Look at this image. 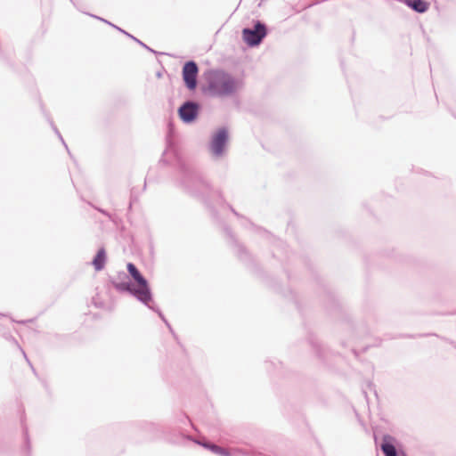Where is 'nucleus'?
Here are the masks:
<instances>
[{
  "mask_svg": "<svg viewBox=\"0 0 456 456\" xmlns=\"http://www.w3.org/2000/svg\"><path fill=\"white\" fill-rule=\"evenodd\" d=\"M239 82L224 71L213 73L208 84V91L215 96H226L236 92Z\"/></svg>",
  "mask_w": 456,
  "mask_h": 456,
  "instance_id": "f257e3e1",
  "label": "nucleus"
},
{
  "mask_svg": "<svg viewBox=\"0 0 456 456\" xmlns=\"http://www.w3.org/2000/svg\"><path fill=\"white\" fill-rule=\"evenodd\" d=\"M127 270L136 282V286H128L127 289L139 300L148 303L151 300V292L147 281L132 263L127 264Z\"/></svg>",
  "mask_w": 456,
  "mask_h": 456,
  "instance_id": "f03ea898",
  "label": "nucleus"
},
{
  "mask_svg": "<svg viewBox=\"0 0 456 456\" xmlns=\"http://www.w3.org/2000/svg\"><path fill=\"white\" fill-rule=\"evenodd\" d=\"M265 36L266 28L260 22H257L253 29L244 28L242 30L243 40L250 46L258 45Z\"/></svg>",
  "mask_w": 456,
  "mask_h": 456,
  "instance_id": "7ed1b4c3",
  "label": "nucleus"
},
{
  "mask_svg": "<svg viewBox=\"0 0 456 456\" xmlns=\"http://www.w3.org/2000/svg\"><path fill=\"white\" fill-rule=\"evenodd\" d=\"M198 67L194 61H188L183 68V78L190 90L195 89L197 86Z\"/></svg>",
  "mask_w": 456,
  "mask_h": 456,
  "instance_id": "20e7f679",
  "label": "nucleus"
},
{
  "mask_svg": "<svg viewBox=\"0 0 456 456\" xmlns=\"http://www.w3.org/2000/svg\"><path fill=\"white\" fill-rule=\"evenodd\" d=\"M227 139L228 134L224 128L219 129L214 134L211 142V151L215 155L219 156L223 153Z\"/></svg>",
  "mask_w": 456,
  "mask_h": 456,
  "instance_id": "39448f33",
  "label": "nucleus"
},
{
  "mask_svg": "<svg viewBox=\"0 0 456 456\" xmlns=\"http://www.w3.org/2000/svg\"><path fill=\"white\" fill-rule=\"evenodd\" d=\"M198 112V105L193 102H186L179 109V115L185 122L195 119Z\"/></svg>",
  "mask_w": 456,
  "mask_h": 456,
  "instance_id": "423d86ee",
  "label": "nucleus"
},
{
  "mask_svg": "<svg viewBox=\"0 0 456 456\" xmlns=\"http://www.w3.org/2000/svg\"><path fill=\"white\" fill-rule=\"evenodd\" d=\"M107 256L104 248H100L93 260V265L96 271L103 269L106 263Z\"/></svg>",
  "mask_w": 456,
  "mask_h": 456,
  "instance_id": "0eeeda50",
  "label": "nucleus"
},
{
  "mask_svg": "<svg viewBox=\"0 0 456 456\" xmlns=\"http://www.w3.org/2000/svg\"><path fill=\"white\" fill-rule=\"evenodd\" d=\"M406 4L418 12H425L428 9V3L424 0H406Z\"/></svg>",
  "mask_w": 456,
  "mask_h": 456,
  "instance_id": "6e6552de",
  "label": "nucleus"
},
{
  "mask_svg": "<svg viewBox=\"0 0 456 456\" xmlns=\"http://www.w3.org/2000/svg\"><path fill=\"white\" fill-rule=\"evenodd\" d=\"M391 437L389 436H384V442L381 444V450L386 456H396L395 447L389 443Z\"/></svg>",
  "mask_w": 456,
  "mask_h": 456,
  "instance_id": "1a4fd4ad",
  "label": "nucleus"
},
{
  "mask_svg": "<svg viewBox=\"0 0 456 456\" xmlns=\"http://www.w3.org/2000/svg\"><path fill=\"white\" fill-rule=\"evenodd\" d=\"M203 446L209 449L214 453H216V454H219L222 456H230V453L226 449L222 448L218 445L212 444H203Z\"/></svg>",
  "mask_w": 456,
  "mask_h": 456,
  "instance_id": "9d476101",
  "label": "nucleus"
}]
</instances>
